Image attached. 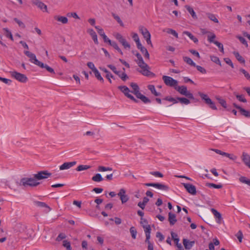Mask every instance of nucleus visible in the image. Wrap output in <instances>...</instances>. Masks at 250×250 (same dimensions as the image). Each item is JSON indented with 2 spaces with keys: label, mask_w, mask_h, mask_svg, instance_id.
<instances>
[{
  "label": "nucleus",
  "mask_w": 250,
  "mask_h": 250,
  "mask_svg": "<svg viewBox=\"0 0 250 250\" xmlns=\"http://www.w3.org/2000/svg\"><path fill=\"white\" fill-rule=\"evenodd\" d=\"M39 66H40L41 68H45L50 73L55 74V72H54V69L52 68H51L50 66H49L48 65H47V64H44L43 63L42 66L39 65Z\"/></svg>",
  "instance_id": "c03bdc74"
},
{
  "label": "nucleus",
  "mask_w": 250,
  "mask_h": 250,
  "mask_svg": "<svg viewBox=\"0 0 250 250\" xmlns=\"http://www.w3.org/2000/svg\"><path fill=\"white\" fill-rule=\"evenodd\" d=\"M239 181L243 183H245L246 184L249 185L250 183V180H248L246 179V177L244 176H241L239 178Z\"/></svg>",
  "instance_id": "13d9d810"
},
{
  "label": "nucleus",
  "mask_w": 250,
  "mask_h": 250,
  "mask_svg": "<svg viewBox=\"0 0 250 250\" xmlns=\"http://www.w3.org/2000/svg\"><path fill=\"white\" fill-rule=\"evenodd\" d=\"M240 71L242 72L247 80L250 81V75L249 73L243 68H240Z\"/></svg>",
  "instance_id": "603ef678"
},
{
  "label": "nucleus",
  "mask_w": 250,
  "mask_h": 250,
  "mask_svg": "<svg viewBox=\"0 0 250 250\" xmlns=\"http://www.w3.org/2000/svg\"><path fill=\"white\" fill-rule=\"evenodd\" d=\"M233 95L235 96L237 99L240 102L246 103L247 102V100L245 98L243 95H239L237 92H233Z\"/></svg>",
  "instance_id": "7c9ffc66"
},
{
  "label": "nucleus",
  "mask_w": 250,
  "mask_h": 250,
  "mask_svg": "<svg viewBox=\"0 0 250 250\" xmlns=\"http://www.w3.org/2000/svg\"><path fill=\"white\" fill-rule=\"evenodd\" d=\"M210 150L212 151H213L215 152L216 153L219 154L222 156L229 155L228 154V153L223 152L219 149L211 148V149H210Z\"/></svg>",
  "instance_id": "6e6d98bb"
},
{
  "label": "nucleus",
  "mask_w": 250,
  "mask_h": 250,
  "mask_svg": "<svg viewBox=\"0 0 250 250\" xmlns=\"http://www.w3.org/2000/svg\"><path fill=\"white\" fill-rule=\"evenodd\" d=\"M126 191L124 188H121L117 194L120 197L122 204L126 203L129 199L128 197L125 194Z\"/></svg>",
  "instance_id": "ddd939ff"
},
{
  "label": "nucleus",
  "mask_w": 250,
  "mask_h": 250,
  "mask_svg": "<svg viewBox=\"0 0 250 250\" xmlns=\"http://www.w3.org/2000/svg\"><path fill=\"white\" fill-rule=\"evenodd\" d=\"M144 229L146 233V239L145 240V242L147 243L148 250H153V245L152 243L150 242L149 239L150 238V233H151V228L150 226H144Z\"/></svg>",
  "instance_id": "20e7f679"
},
{
  "label": "nucleus",
  "mask_w": 250,
  "mask_h": 250,
  "mask_svg": "<svg viewBox=\"0 0 250 250\" xmlns=\"http://www.w3.org/2000/svg\"><path fill=\"white\" fill-rule=\"evenodd\" d=\"M214 43L220 49V51L222 53H224L223 45L221 43L218 42V41H216L214 42Z\"/></svg>",
  "instance_id": "bf43d9fd"
},
{
  "label": "nucleus",
  "mask_w": 250,
  "mask_h": 250,
  "mask_svg": "<svg viewBox=\"0 0 250 250\" xmlns=\"http://www.w3.org/2000/svg\"><path fill=\"white\" fill-rule=\"evenodd\" d=\"M24 53L26 56H27L28 58H29V59H30L29 61H30V62L34 63L35 64H36L38 66H39V65L42 66L43 63L37 59L36 55L34 54H33L28 51H24Z\"/></svg>",
  "instance_id": "1a4fd4ad"
},
{
  "label": "nucleus",
  "mask_w": 250,
  "mask_h": 250,
  "mask_svg": "<svg viewBox=\"0 0 250 250\" xmlns=\"http://www.w3.org/2000/svg\"><path fill=\"white\" fill-rule=\"evenodd\" d=\"M140 32L143 35L144 38L146 39V42L148 44L152 45L151 42V35L148 30L143 26H140L139 27Z\"/></svg>",
  "instance_id": "39448f33"
},
{
  "label": "nucleus",
  "mask_w": 250,
  "mask_h": 250,
  "mask_svg": "<svg viewBox=\"0 0 250 250\" xmlns=\"http://www.w3.org/2000/svg\"><path fill=\"white\" fill-rule=\"evenodd\" d=\"M34 204L38 207L45 208L46 210L45 211L46 212H48L51 210V208L44 202L35 201L34 202Z\"/></svg>",
  "instance_id": "2eb2a0df"
},
{
  "label": "nucleus",
  "mask_w": 250,
  "mask_h": 250,
  "mask_svg": "<svg viewBox=\"0 0 250 250\" xmlns=\"http://www.w3.org/2000/svg\"><path fill=\"white\" fill-rule=\"evenodd\" d=\"M92 180L96 182H100L102 181L104 179L100 173H97L92 177Z\"/></svg>",
  "instance_id": "c756f323"
},
{
  "label": "nucleus",
  "mask_w": 250,
  "mask_h": 250,
  "mask_svg": "<svg viewBox=\"0 0 250 250\" xmlns=\"http://www.w3.org/2000/svg\"><path fill=\"white\" fill-rule=\"evenodd\" d=\"M66 238V235L64 233H61L59 234V235L56 238V240L57 241H60L62 240L65 239Z\"/></svg>",
  "instance_id": "338daca9"
},
{
  "label": "nucleus",
  "mask_w": 250,
  "mask_h": 250,
  "mask_svg": "<svg viewBox=\"0 0 250 250\" xmlns=\"http://www.w3.org/2000/svg\"><path fill=\"white\" fill-rule=\"evenodd\" d=\"M118 88L120 89L128 98L130 99L135 103L138 102V100L136 99L132 95L129 94L130 90L126 86H119Z\"/></svg>",
  "instance_id": "6e6552de"
},
{
  "label": "nucleus",
  "mask_w": 250,
  "mask_h": 250,
  "mask_svg": "<svg viewBox=\"0 0 250 250\" xmlns=\"http://www.w3.org/2000/svg\"><path fill=\"white\" fill-rule=\"evenodd\" d=\"M242 160L245 164L250 168V156L243 152L242 154Z\"/></svg>",
  "instance_id": "412c9836"
},
{
  "label": "nucleus",
  "mask_w": 250,
  "mask_h": 250,
  "mask_svg": "<svg viewBox=\"0 0 250 250\" xmlns=\"http://www.w3.org/2000/svg\"><path fill=\"white\" fill-rule=\"evenodd\" d=\"M183 59L184 61L185 62H186L187 64H188L191 66H196L195 63L194 62H193V61L190 58L185 56V57H183Z\"/></svg>",
  "instance_id": "cd10ccee"
},
{
  "label": "nucleus",
  "mask_w": 250,
  "mask_h": 250,
  "mask_svg": "<svg viewBox=\"0 0 250 250\" xmlns=\"http://www.w3.org/2000/svg\"><path fill=\"white\" fill-rule=\"evenodd\" d=\"M179 239H175V244L177 247V250H184V249L181 245V244L179 243Z\"/></svg>",
  "instance_id": "4d7b16f0"
},
{
  "label": "nucleus",
  "mask_w": 250,
  "mask_h": 250,
  "mask_svg": "<svg viewBox=\"0 0 250 250\" xmlns=\"http://www.w3.org/2000/svg\"><path fill=\"white\" fill-rule=\"evenodd\" d=\"M162 79L165 84L167 86L173 87L175 88L177 85H178V81L169 76H163Z\"/></svg>",
  "instance_id": "0eeeda50"
},
{
  "label": "nucleus",
  "mask_w": 250,
  "mask_h": 250,
  "mask_svg": "<svg viewBox=\"0 0 250 250\" xmlns=\"http://www.w3.org/2000/svg\"><path fill=\"white\" fill-rule=\"evenodd\" d=\"M3 31L5 32V36L8 38H10L12 41H13V36L12 35L11 32L9 30V29L7 28H4L3 29Z\"/></svg>",
  "instance_id": "e433bc0d"
},
{
  "label": "nucleus",
  "mask_w": 250,
  "mask_h": 250,
  "mask_svg": "<svg viewBox=\"0 0 250 250\" xmlns=\"http://www.w3.org/2000/svg\"><path fill=\"white\" fill-rule=\"evenodd\" d=\"M62 246L66 248L67 250H72L70 243L67 240H63Z\"/></svg>",
  "instance_id": "a18cd8bd"
},
{
  "label": "nucleus",
  "mask_w": 250,
  "mask_h": 250,
  "mask_svg": "<svg viewBox=\"0 0 250 250\" xmlns=\"http://www.w3.org/2000/svg\"><path fill=\"white\" fill-rule=\"evenodd\" d=\"M164 100H165L166 101H169V102H173L174 104H176V103H178V101L175 98L170 97H168V96L166 97L164 99Z\"/></svg>",
  "instance_id": "69168bd1"
},
{
  "label": "nucleus",
  "mask_w": 250,
  "mask_h": 250,
  "mask_svg": "<svg viewBox=\"0 0 250 250\" xmlns=\"http://www.w3.org/2000/svg\"><path fill=\"white\" fill-rule=\"evenodd\" d=\"M99 171H112V168L110 167H105L104 166H99L98 168Z\"/></svg>",
  "instance_id": "49530a36"
},
{
  "label": "nucleus",
  "mask_w": 250,
  "mask_h": 250,
  "mask_svg": "<svg viewBox=\"0 0 250 250\" xmlns=\"http://www.w3.org/2000/svg\"><path fill=\"white\" fill-rule=\"evenodd\" d=\"M216 38V36L214 33H211V35H208V40L210 42H215V41H214V39Z\"/></svg>",
  "instance_id": "0e129e2a"
},
{
  "label": "nucleus",
  "mask_w": 250,
  "mask_h": 250,
  "mask_svg": "<svg viewBox=\"0 0 250 250\" xmlns=\"http://www.w3.org/2000/svg\"><path fill=\"white\" fill-rule=\"evenodd\" d=\"M158 189L167 191L169 189V187L167 185L159 183Z\"/></svg>",
  "instance_id": "8fccbe9b"
},
{
  "label": "nucleus",
  "mask_w": 250,
  "mask_h": 250,
  "mask_svg": "<svg viewBox=\"0 0 250 250\" xmlns=\"http://www.w3.org/2000/svg\"><path fill=\"white\" fill-rule=\"evenodd\" d=\"M183 245L187 250H190L195 243L194 241H189L187 239H184L183 241Z\"/></svg>",
  "instance_id": "6ab92c4d"
},
{
  "label": "nucleus",
  "mask_w": 250,
  "mask_h": 250,
  "mask_svg": "<svg viewBox=\"0 0 250 250\" xmlns=\"http://www.w3.org/2000/svg\"><path fill=\"white\" fill-rule=\"evenodd\" d=\"M194 67H195L202 74H206L207 73L206 70L201 66L196 65Z\"/></svg>",
  "instance_id": "e2e57ef3"
},
{
  "label": "nucleus",
  "mask_w": 250,
  "mask_h": 250,
  "mask_svg": "<svg viewBox=\"0 0 250 250\" xmlns=\"http://www.w3.org/2000/svg\"><path fill=\"white\" fill-rule=\"evenodd\" d=\"M235 236L238 238L239 241L241 243L242 242V240L243 237V235L241 230H239L238 232L236 233Z\"/></svg>",
  "instance_id": "052dcab7"
},
{
  "label": "nucleus",
  "mask_w": 250,
  "mask_h": 250,
  "mask_svg": "<svg viewBox=\"0 0 250 250\" xmlns=\"http://www.w3.org/2000/svg\"><path fill=\"white\" fill-rule=\"evenodd\" d=\"M233 54L234 55L236 59L241 63H245V59L239 54L238 52H234Z\"/></svg>",
  "instance_id": "2f4dec72"
},
{
  "label": "nucleus",
  "mask_w": 250,
  "mask_h": 250,
  "mask_svg": "<svg viewBox=\"0 0 250 250\" xmlns=\"http://www.w3.org/2000/svg\"><path fill=\"white\" fill-rule=\"evenodd\" d=\"M216 100L218 101L219 103L225 109H226L228 111H230V108H228L227 107V102L226 101L221 98L219 96H217L216 97Z\"/></svg>",
  "instance_id": "4be33fe9"
},
{
  "label": "nucleus",
  "mask_w": 250,
  "mask_h": 250,
  "mask_svg": "<svg viewBox=\"0 0 250 250\" xmlns=\"http://www.w3.org/2000/svg\"><path fill=\"white\" fill-rule=\"evenodd\" d=\"M186 9L188 10V11L192 17L194 19H197V17L195 14V12H194V10L192 8L190 7L188 5H186L185 6Z\"/></svg>",
  "instance_id": "a878e982"
},
{
  "label": "nucleus",
  "mask_w": 250,
  "mask_h": 250,
  "mask_svg": "<svg viewBox=\"0 0 250 250\" xmlns=\"http://www.w3.org/2000/svg\"><path fill=\"white\" fill-rule=\"evenodd\" d=\"M183 34L187 35L191 40H192L194 43H197L198 40L197 38L194 36L191 33L188 31H184Z\"/></svg>",
  "instance_id": "bb28decb"
},
{
  "label": "nucleus",
  "mask_w": 250,
  "mask_h": 250,
  "mask_svg": "<svg viewBox=\"0 0 250 250\" xmlns=\"http://www.w3.org/2000/svg\"><path fill=\"white\" fill-rule=\"evenodd\" d=\"M168 220L169 222L170 225L171 226L174 225L177 222V219L176 218L175 214L172 213L171 212H169L168 213Z\"/></svg>",
  "instance_id": "aec40b11"
},
{
  "label": "nucleus",
  "mask_w": 250,
  "mask_h": 250,
  "mask_svg": "<svg viewBox=\"0 0 250 250\" xmlns=\"http://www.w3.org/2000/svg\"><path fill=\"white\" fill-rule=\"evenodd\" d=\"M93 73H94L95 76L96 77V78L101 82H104V79L103 77L101 76V74L99 71L97 69L95 70L94 71H93Z\"/></svg>",
  "instance_id": "58836bf2"
},
{
  "label": "nucleus",
  "mask_w": 250,
  "mask_h": 250,
  "mask_svg": "<svg viewBox=\"0 0 250 250\" xmlns=\"http://www.w3.org/2000/svg\"><path fill=\"white\" fill-rule=\"evenodd\" d=\"M130 86L133 89V90L131 91H130V92L133 93L134 94L139 91V87L136 83H130Z\"/></svg>",
  "instance_id": "473e14b6"
},
{
  "label": "nucleus",
  "mask_w": 250,
  "mask_h": 250,
  "mask_svg": "<svg viewBox=\"0 0 250 250\" xmlns=\"http://www.w3.org/2000/svg\"><path fill=\"white\" fill-rule=\"evenodd\" d=\"M237 38L240 41V42L242 44L245 45L246 46V47H247L248 46L247 42L244 38H243V37L240 36H237Z\"/></svg>",
  "instance_id": "3c124183"
},
{
  "label": "nucleus",
  "mask_w": 250,
  "mask_h": 250,
  "mask_svg": "<svg viewBox=\"0 0 250 250\" xmlns=\"http://www.w3.org/2000/svg\"><path fill=\"white\" fill-rule=\"evenodd\" d=\"M240 112L245 117L250 118V112L249 111L242 108H241Z\"/></svg>",
  "instance_id": "09e8293b"
},
{
  "label": "nucleus",
  "mask_w": 250,
  "mask_h": 250,
  "mask_svg": "<svg viewBox=\"0 0 250 250\" xmlns=\"http://www.w3.org/2000/svg\"><path fill=\"white\" fill-rule=\"evenodd\" d=\"M207 15L208 18L211 21H213L215 23H218L219 21L218 19L216 18L215 15L208 13H207Z\"/></svg>",
  "instance_id": "72a5a7b5"
},
{
  "label": "nucleus",
  "mask_w": 250,
  "mask_h": 250,
  "mask_svg": "<svg viewBox=\"0 0 250 250\" xmlns=\"http://www.w3.org/2000/svg\"><path fill=\"white\" fill-rule=\"evenodd\" d=\"M91 167L90 166L87 165H79L76 170L78 171H81L82 170H87L90 168Z\"/></svg>",
  "instance_id": "4c0bfd02"
},
{
  "label": "nucleus",
  "mask_w": 250,
  "mask_h": 250,
  "mask_svg": "<svg viewBox=\"0 0 250 250\" xmlns=\"http://www.w3.org/2000/svg\"><path fill=\"white\" fill-rule=\"evenodd\" d=\"M14 21L19 25L20 27H21L23 28H24L25 27V24L18 19L15 18L14 19Z\"/></svg>",
  "instance_id": "864d4df0"
},
{
  "label": "nucleus",
  "mask_w": 250,
  "mask_h": 250,
  "mask_svg": "<svg viewBox=\"0 0 250 250\" xmlns=\"http://www.w3.org/2000/svg\"><path fill=\"white\" fill-rule=\"evenodd\" d=\"M113 47H114L116 50H117L121 54L123 55V52L121 50V49L119 47L117 43L115 42L111 41L110 43L109 44Z\"/></svg>",
  "instance_id": "c9c22d12"
},
{
  "label": "nucleus",
  "mask_w": 250,
  "mask_h": 250,
  "mask_svg": "<svg viewBox=\"0 0 250 250\" xmlns=\"http://www.w3.org/2000/svg\"><path fill=\"white\" fill-rule=\"evenodd\" d=\"M129 231L132 238L134 239H136L137 232L135 228L134 227H131L130 228Z\"/></svg>",
  "instance_id": "37998d69"
},
{
  "label": "nucleus",
  "mask_w": 250,
  "mask_h": 250,
  "mask_svg": "<svg viewBox=\"0 0 250 250\" xmlns=\"http://www.w3.org/2000/svg\"><path fill=\"white\" fill-rule=\"evenodd\" d=\"M90 35L91 36L94 43L96 44H98L97 36L96 32L93 29H89L88 31Z\"/></svg>",
  "instance_id": "5701e85b"
},
{
  "label": "nucleus",
  "mask_w": 250,
  "mask_h": 250,
  "mask_svg": "<svg viewBox=\"0 0 250 250\" xmlns=\"http://www.w3.org/2000/svg\"><path fill=\"white\" fill-rule=\"evenodd\" d=\"M177 99L182 104H188L190 103L189 100L186 98L178 97L177 98Z\"/></svg>",
  "instance_id": "79ce46f5"
},
{
  "label": "nucleus",
  "mask_w": 250,
  "mask_h": 250,
  "mask_svg": "<svg viewBox=\"0 0 250 250\" xmlns=\"http://www.w3.org/2000/svg\"><path fill=\"white\" fill-rule=\"evenodd\" d=\"M76 163L77 162L76 161L65 162L61 165L59 167V168L61 170L68 169L75 166Z\"/></svg>",
  "instance_id": "4468645a"
},
{
  "label": "nucleus",
  "mask_w": 250,
  "mask_h": 250,
  "mask_svg": "<svg viewBox=\"0 0 250 250\" xmlns=\"http://www.w3.org/2000/svg\"><path fill=\"white\" fill-rule=\"evenodd\" d=\"M51 175V173L47 170L40 171L34 174L32 178L26 177L21 179L20 185L24 187L28 186L31 187H37L41 184L39 181L47 179L50 177Z\"/></svg>",
  "instance_id": "f257e3e1"
},
{
  "label": "nucleus",
  "mask_w": 250,
  "mask_h": 250,
  "mask_svg": "<svg viewBox=\"0 0 250 250\" xmlns=\"http://www.w3.org/2000/svg\"><path fill=\"white\" fill-rule=\"evenodd\" d=\"M175 89L179 92L181 94L184 95L188 97V99L194 100V97L193 94L188 90L187 87L186 86H177L175 87Z\"/></svg>",
  "instance_id": "f03ea898"
},
{
  "label": "nucleus",
  "mask_w": 250,
  "mask_h": 250,
  "mask_svg": "<svg viewBox=\"0 0 250 250\" xmlns=\"http://www.w3.org/2000/svg\"><path fill=\"white\" fill-rule=\"evenodd\" d=\"M95 28L97 29L98 34L102 37L105 35L104 31V30L102 28H100L99 26H95Z\"/></svg>",
  "instance_id": "5fc2aeb1"
},
{
  "label": "nucleus",
  "mask_w": 250,
  "mask_h": 250,
  "mask_svg": "<svg viewBox=\"0 0 250 250\" xmlns=\"http://www.w3.org/2000/svg\"><path fill=\"white\" fill-rule=\"evenodd\" d=\"M224 61L226 63L230 65L232 68H234L233 64L231 60L229 58H225L224 59Z\"/></svg>",
  "instance_id": "774afa93"
},
{
  "label": "nucleus",
  "mask_w": 250,
  "mask_h": 250,
  "mask_svg": "<svg viewBox=\"0 0 250 250\" xmlns=\"http://www.w3.org/2000/svg\"><path fill=\"white\" fill-rule=\"evenodd\" d=\"M11 75L12 77L21 83H24L28 80L27 77L24 74L20 73L17 71L11 72Z\"/></svg>",
  "instance_id": "423d86ee"
},
{
  "label": "nucleus",
  "mask_w": 250,
  "mask_h": 250,
  "mask_svg": "<svg viewBox=\"0 0 250 250\" xmlns=\"http://www.w3.org/2000/svg\"><path fill=\"white\" fill-rule=\"evenodd\" d=\"M112 16L114 18V19L118 22V23L120 25V26H121L122 27L124 26V23L121 20L119 16H118V15H116L115 14H114L113 13H112Z\"/></svg>",
  "instance_id": "f704fd0d"
},
{
  "label": "nucleus",
  "mask_w": 250,
  "mask_h": 250,
  "mask_svg": "<svg viewBox=\"0 0 250 250\" xmlns=\"http://www.w3.org/2000/svg\"><path fill=\"white\" fill-rule=\"evenodd\" d=\"M199 95L200 96L201 99L203 100H204L205 103L208 104L209 107L211 108L213 110H217V108L215 105V104L214 102H213L211 99H210L208 96L204 94L203 93H202L201 92H198Z\"/></svg>",
  "instance_id": "7ed1b4c3"
},
{
  "label": "nucleus",
  "mask_w": 250,
  "mask_h": 250,
  "mask_svg": "<svg viewBox=\"0 0 250 250\" xmlns=\"http://www.w3.org/2000/svg\"><path fill=\"white\" fill-rule=\"evenodd\" d=\"M186 190L191 195H195L197 193L195 186L189 183H182Z\"/></svg>",
  "instance_id": "f8f14e48"
},
{
  "label": "nucleus",
  "mask_w": 250,
  "mask_h": 250,
  "mask_svg": "<svg viewBox=\"0 0 250 250\" xmlns=\"http://www.w3.org/2000/svg\"><path fill=\"white\" fill-rule=\"evenodd\" d=\"M32 3L42 10L45 9L46 11L47 10V6L39 0H32Z\"/></svg>",
  "instance_id": "dca6fc26"
},
{
  "label": "nucleus",
  "mask_w": 250,
  "mask_h": 250,
  "mask_svg": "<svg viewBox=\"0 0 250 250\" xmlns=\"http://www.w3.org/2000/svg\"><path fill=\"white\" fill-rule=\"evenodd\" d=\"M210 210H211V212L212 213V214L215 216V217L217 219L216 222L220 224L221 220L222 219L221 213L220 212H219L217 210H216L215 209H214L213 208H211Z\"/></svg>",
  "instance_id": "a211bd4d"
},
{
  "label": "nucleus",
  "mask_w": 250,
  "mask_h": 250,
  "mask_svg": "<svg viewBox=\"0 0 250 250\" xmlns=\"http://www.w3.org/2000/svg\"><path fill=\"white\" fill-rule=\"evenodd\" d=\"M114 37L123 45L124 48H130V44L126 42V40L119 33L114 34Z\"/></svg>",
  "instance_id": "9b49d317"
},
{
  "label": "nucleus",
  "mask_w": 250,
  "mask_h": 250,
  "mask_svg": "<svg viewBox=\"0 0 250 250\" xmlns=\"http://www.w3.org/2000/svg\"><path fill=\"white\" fill-rule=\"evenodd\" d=\"M206 186L208 187L215 188H222V185L221 184L216 185L213 183H207Z\"/></svg>",
  "instance_id": "a19ab883"
},
{
  "label": "nucleus",
  "mask_w": 250,
  "mask_h": 250,
  "mask_svg": "<svg viewBox=\"0 0 250 250\" xmlns=\"http://www.w3.org/2000/svg\"><path fill=\"white\" fill-rule=\"evenodd\" d=\"M139 66L142 69L139 72L143 75L147 77L154 76L155 75L153 73L149 70V67L146 63L145 62L144 64H142L139 65Z\"/></svg>",
  "instance_id": "9d476101"
},
{
  "label": "nucleus",
  "mask_w": 250,
  "mask_h": 250,
  "mask_svg": "<svg viewBox=\"0 0 250 250\" xmlns=\"http://www.w3.org/2000/svg\"><path fill=\"white\" fill-rule=\"evenodd\" d=\"M147 88L151 91L152 94L154 95L155 96H159L161 95L160 93L156 91L154 85L151 84L148 85L147 86Z\"/></svg>",
  "instance_id": "393cba45"
},
{
  "label": "nucleus",
  "mask_w": 250,
  "mask_h": 250,
  "mask_svg": "<svg viewBox=\"0 0 250 250\" xmlns=\"http://www.w3.org/2000/svg\"><path fill=\"white\" fill-rule=\"evenodd\" d=\"M210 59H211V61H212L214 63L218 64L219 65L221 66V62L218 57H217L216 56H210Z\"/></svg>",
  "instance_id": "de8ad7c7"
},
{
  "label": "nucleus",
  "mask_w": 250,
  "mask_h": 250,
  "mask_svg": "<svg viewBox=\"0 0 250 250\" xmlns=\"http://www.w3.org/2000/svg\"><path fill=\"white\" fill-rule=\"evenodd\" d=\"M54 19L58 21L61 22L63 24H66L68 22V19L66 17L60 16H56Z\"/></svg>",
  "instance_id": "b1692460"
},
{
  "label": "nucleus",
  "mask_w": 250,
  "mask_h": 250,
  "mask_svg": "<svg viewBox=\"0 0 250 250\" xmlns=\"http://www.w3.org/2000/svg\"><path fill=\"white\" fill-rule=\"evenodd\" d=\"M164 31H166L168 34H170L175 36L176 38H178V33L174 30L170 28H167Z\"/></svg>",
  "instance_id": "ea45409f"
},
{
  "label": "nucleus",
  "mask_w": 250,
  "mask_h": 250,
  "mask_svg": "<svg viewBox=\"0 0 250 250\" xmlns=\"http://www.w3.org/2000/svg\"><path fill=\"white\" fill-rule=\"evenodd\" d=\"M100 69L104 73H105L106 75L105 77L108 79V81L110 83H112V81L111 80V78H112L113 79H115V77L114 76L108 71L104 67H100Z\"/></svg>",
  "instance_id": "f3484780"
},
{
  "label": "nucleus",
  "mask_w": 250,
  "mask_h": 250,
  "mask_svg": "<svg viewBox=\"0 0 250 250\" xmlns=\"http://www.w3.org/2000/svg\"><path fill=\"white\" fill-rule=\"evenodd\" d=\"M135 56L137 58V60H136V62L138 64V66L142 64H144L145 62L143 60V59L142 56L141 55V54L140 53L137 52L135 54Z\"/></svg>",
  "instance_id": "c85d7f7f"
},
{
  "label": "nucleus",
  "mask_w": 250,
  "mask_h": 250,
  "mask_svg": "<svg viewBox=\"0 0 250 250\" xmlns=\"http://www.w3.org/2000/svg\"><path fill=\"white\" fill-rule=\"evenodd\" d=\"M150 174L155 176V177H158L160 178L163 177V174L159 171H152L150 172Z\"/></svg>",
  "instance_id": "680f3d73"
}]
</instances>
